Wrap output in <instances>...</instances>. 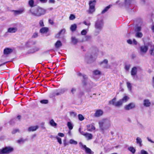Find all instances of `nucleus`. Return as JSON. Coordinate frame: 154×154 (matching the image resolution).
<instances>
[{
	"label": "nucleus",
	"instance_id": "f257e3e1",
	"mask_svg": "<svg viewBox=\"0 0 154 154\" xmlns=\"http://www.w3.org/2000/svg\"><path fill=\"white\" fill-rule=\"evenodd\" d=\"M99 128L102 130L109 129L111 126V121L108 119H103L99 122Z\"/></svg>",
	"mask_w": 154,
	"mask_h": 154
},
{
	"label": "nucleus",
	"instance_id": "f03ea898",
	"mask_svg": "<svg viewBox=\"0 0 154 154\" xmlns=\"http://www.w3.org/2000/svg\"><path fill=\"white\" fill-rule=\"evenodd\" d=\"M29 13L34 16L40 17L42 15H44L46 12V10L40 7H38L36 9L35 11L34 9L31 8L29 10Z\"/></svg>",
	"mask_w": 154,
	"mask_h": 154
},
{
	"label": "nucleus",
	"instance_id": "7ed1b4c3",
	"mask_svg": "<svg viewBox=\"0 0 154 154\" xmlns=\"http://www.w3.org/2000/svg\"><path fill=\"white\" fill-rule=\"evenodd\" d=\"M103 26V20L102 19H98L95 22V34H98L102 30Z\"/></svg>",
	"mask_w": 154,
	"mask_h": 154
},
{
	"label": "nucleus",
	"instance_id": "20e7f679",
	"mask_svg": "<svg viewBox=\"0 0 154 154\" xmlns=\"http://www.w3.org/2000/svg\"><path fill=\"white\" fill-rule=\"evenodd\" d=\"M116 98L115 97L113 98L112 100L109 101V104L112 105L116 107H120L122 106L123 103L122 101L121 100L116 102Z\"/></svg>",
	"mask_w": 154,
	"mask_h": 154
},
{
	"label": "nucleus",
	"instance_id": "39448f33",
	"mask_svg": "<svg viewBox=\"0 0 154 154\" xmlns=\"http://www.w3.org/2000/svg\"><path fill=\"white\" fill-rule=\"evenodd\" d=\"M96 1L95 0L90 1L89 2V8L88 11V13L89 14H92L95 11V5Z\"/></svg>",
	"mask_w": 154,
	"mask_h": 154
},
{
	"label": "nucleus",
	"instance_id": "423d86ee",
	"mask_svg": "<svg viewBox=\"0 0 154 154\" xmlns=\"http://www.w3.org/2000/svg\"><path fill=\"white\" fill-rule=\"evenodd\" d=\"M13 150V148L11 147H6L0 149V154H8Z\"/></svg>",
	"mask_w": 154,
	"mask_h": 154
},
{
	"label": "nucleus",
	"instance_id": "0eeeda50",
	"mask_svg": "<svg viewBox=\"0 0 154 154\" xmlns=\"http://www.w3.org/2000/svg\"><path fill=\"white\" fill-rule=\"evenodd\" d=\"M138 68V67L134 66L132 68L131 71V75L133 79L135 80H136L137 79V77L136 75L137 72V69Z\"/></svg>",
	"mask_w": 154,
	"mask_h": 154
},
{
	"label": "nucleus",
	"instance_id": "6e6552de",
	"mask_svg": "<svg viewBox=\"0 0 154 154\" xmlns=\"http://www.w3.org/2000/svg\"><path fill=\"white\" fill-rule=\"evenodd\" d=\"M79 144L82 148H84L85 149L86 153L88 154H94V152L92 151L90 149L87 147L86 145H83L82 143H80Z\"/></svg>",
	"mask_w": 154,
	"mask_h": 154
},
{
	"label": "nucleus",
	"instance_id": "1a4fd4ad",
	"mask_svg": "<svg viewBox=\"0 0 154 154\" xmlns=\"http://www.w3.org/2000/svg\"><path fill=\"white\" fill-rule=\"evenodd\" d=\"M135 107V104L133 103H131L128 105H125L124 107V108L126 110H128L134 108Z\"/></svg>",
	"mask_w": 154,
	"mask_h": 154
},
{
	"label": "nucleus",
	"instance_id": "9d476101",
	"mask_svg": "<svg viewBox=\"0 0 154 154\" xmlns=\"http://www.w3.org/2000/svg\"><path fill=\"white\" fill-rule=\"evenodd\" d=\"M140 52L143 53H146L148 50V47L146 46H142L140 47Z\"/></svg>",
	"mask_w": 154,
	"mask_h": 154
},
{
	"label": "nucleus",
	"instance_id": "9b49d317",
	"mask_svg": "<svg viewBox=\"0 0 154 154\" xmlns=\"http://www.w3.org/2000/svg\"><path fill=\"white\" fill-rule=\"evenodd\" d=\"M14 14L15 15H17L23 13L24 11V9L21 8L18 10H13Z\"/></svg>",
	"mask_w": 154,
	"mask_h": 154
},
{
	"label": "nucleus",
	"instance_id": "f8f14e48",
	"mask_svg": "<svg viewBox=\"0 0 154 154\" xmlns=\"http://www.w3.org/2000/svg\"><path fill=\"white\" fill-rule=\"evenodd\" d=\"M103 113V111L101 109L97 110L94 113V116L96 117H99L101 116Z\"/></svg>",
	"mask_w": 154,
	"mask_h": 154
},
{
	"label": "nucleus",
	"instance_id": "ddd939ff",
	"mask_svg": "<svg viewBox=\"0 0 154 154\" xmlns=\"http://www.w3.org/2000/svg\"><path fill=\"white\" fill-rule=\"evenodd\" d=\"M38 128V125L32 126L29 127L28 130L29 132L34 131H36Z\"/></svg>",
	"mask_w": 154,
	"mask_h": 154
},
{
	"label": "nucleus",
	"instance_id": "4468645a",
	"mask_svg": "<svg viewBox=\"0 0 154 154\" xmlns=\"http://www.w3.org/2000/svg\"><path fill=\"white\" fill-rule=\"evenodd\" d=\"M87 130L90 131H92L95 130V128L92 124L87 125Z\"/></svg>",
	"mask_w": 154,
	"mask_h": 154
},
{
	"label": "nucleus",
	"instance_id": "2eb2a0df",
	"mask_svg": "<svg viewBox=\"0 0 154 154\" xmlns=\"http://www.w3.org/2000/svg\"><path fill=\"white\" fill-rule=\"evenodd\" d=\"M17 30L16 27H10L8 29L7 32L9 33H13L15 32Z\"/></svg>",
	"mask_w": 154,
	"mask_h": 154
},
{
	"label": "nucleus",
	"instance_id": "dca6fc26",
	"mask_svg": "<svg viewBox=\"0 0 154 154\" xmlns=\"http://www.w3.org/2000/svg\"><path fill=\"white\" fill-rule=\"evenodd\" d=\"M143 105L146 107H149L151 105V103L148 99H145L143 100Z\"/></svg>",
	"mask_w": 154,
	"mask_h": 154
},
{
	"label": "nucleus",
	"instance_id": "f3484780",
	"mask_svg": "<svg viewBox=\"0 0 154 154\" xmlns=\"http://www.w3.org/2000/svg\"><path fill=\"white\" fill-rule=\"evenodd\" d=\"M149 52L152 56H154V45H151Z\"/></svg>",
	"mask_w": 154,
	"mask_h": 154
},
{
	"label": "nucleus",
	"instance_id": "a211bd4d",
	"mask_svg": "<svg viewBox=\"0 0 154 154\" xmlns=\"http://www.w3.org/2000/svg\"><path fill=\"white\" fill-rule=\"evenodd\" d=\"M39 50V48L38 47H35L33 48L30 49L29 52V53H32L38 51Z\"/></svg>",
	"mask_w": 154,
	"mask_h": 154
},
{
	"label": "nucleus",
	"instance_id": "6ab92c4d",
	"mask_svg": "<svg viewBox=\"0 0 154 154\" xmlns=\"http://www.w3.org/2000/svg\"><path fill=\"white\" fill-rule=\"evenodd\" d=\"M12 50L11 48H5L4 50V53L5 54H8L12 52Z\"/></svg>",
	"mask_w": 154,
	"mask_h": 154
},
{
	"label": "nucleus",
	"instance_id": "aec40b11",
	"mask_svg": "<svg viewBox=\"0 0 154 154\" xmlns=\"http://www.w3.org/2000/svg\"><path fill=\"white\" fill-rule=\"evenodd\" d=\"M136 143L138 144L139 146L141 147L142 145V140L139 137H137L136 139Z\"/></svg>",
	"mask_w": 154,
	"mask_h": 154
},
{
	"label": "nucleus",
	"instance_id": "412c9836",
	"mask_svg": "<svg viewBox=\"0 0 154 154\" xmlns=\"http://www.w3.org/2000/svg\"><path fill=\"white\" fill-rule=\"evenodd\" d=\"M62 43L59 40L57 41L55 44V47L57 48H60L62 46Z\"/></svg>",
	"mask_w": 154,
	"mask_h": 154
},
{
	"label": "nucleus",
	"instance_id": "4be33fe9",
	"mask_svg": "<svg viewBox=\"0 0 154 154\" xmlns=\"http://www.w3.org/2000/svg\"><path fill=\"white\" fill-rule=\"evenodd\" d=\"M83 77L84 80L82 81V83L83 85H86L87 83V76L86 75H83Z\"/></svg>",
	"mask_w": 154,
	"mask_h": 154
},
{
	"label": "nucleus",
	"instance_id": "5701e85b",
	"mask_svg": "<svg viewBox=\"0 0 154 154\" xmlns=\"http://www.w3.org/2000/svg\"><path fill=\"white\" fill-rule=\"evenodd\" d=\"M85 137L87 138V140H90L92 138L93 136L91 134L88 133H86L85 134Z\"/></svg>",
	"mask_w": 154,
	"mask_h": 154
},
{
	"label": "nucleus",
	"instance_id": "b1692460",
	"mask_svg": "<svg viewBox=\"0 0 154 154\" xmlns=\"http://www.w3.org/2000/svg\"><path fill=\"white\" fill-rule=\"evenodd\" d=\"M65 32V29H62L56 35V37L57 38L60 37V35L61 34H63Z\"/></svg>",
	"mask_w": 154,
	"mask_h": 154
},
{
	"label": "nucleus",
	"instance_id": "393cba45",
	"mask_svg": "<svg viewBox=\"0 0 154 154\" xmlns=\"http://www.w3.org/2000/svg\"><path fill=\"white\" fill-rule=\"evenodd\" d=\"M48 29L47 27H44L41 28L40 32L42 33H46L48 32Z\"/></svg>",
	"mask_w": 154,
	"mask_h": 154
},
{
	"label": "nucleus",
	"instance_id": "a878e982",
	"mask_svg": "<svg viewBox=\"0 0 154 154\" xmlns=\"http://www.w3.org/2000/svg\"><path fill=\"white\" fill-rule=\"evenodd\" d=\"M60 93L59 90H57L54 91L51 95V97H55L56 96H58L60 95Z\"/></svg>",
	"mask_w": 154,
	"mask_h": 154
},
{
	"label": "nucleus",
	"instance_id": "bb28decb",
	"mask_svg": "<svg viewBox=\"0 0 154 154\" xmlns=\"http://www.w3.org/2000/svg\"><path fill=\"white\" fill-rule=\"evenodd\" d=\"M77 28V25L76 24H74L71 25L70 29L72 32L75 31Z\"/></svg>",
	"mask_w": 154,
	"mask_h": 154
},
{
	"label": "nucleus",
	"instance_id": "cd10ccee",
	"mask_svg": "<svg viewBox=\"0 0 154 154\" xmlns=\"http://www.w3.org/2000/svg\"><path fill=\"white\" fill-rule=\"evenodd\" d=\"M95 58H93L92 55L90 56L89 59L87 58H86V59L88 60V63H91V62L94 61L95 60Z\"/></svg>",
	"mask_w": 154,
	"mask_h": 154
},
{
	"label": "nucleus",
	"instance_id": "c85d7f7f",
	"mask_svg": "<svg viewBox=\"0 0 154 154\" xmlns=\"http://www.w3.org/2000/svg\"><path fill=\"white\" fill-rule=\"evenodd\" d=\"M126 85L128 90L130 91H131L132 88V86L131 84L129 82H127Z\"/></svg>",
	"mask_w": 154,
	"mask_h": 154
},
{
	"label": "nucleus",
	"instance_id": "c756f323",
	"mask_svg": "<svg viewBox=\"0 0 154 154\" xmlns=\"http://www.w3.org/2000/svg\"><path fill=\"white\" fill-rule=\"evenodd\" d=\"M128 149L133 154H134L136 152L135 149L133 146H130L128 147Z\"/></svg>",
	"mask_w": 154,
	"mask_h": 154
},
{
	"label": "nucleus",
	"instance_id": "7c9ffc66",
	"mask_svg": "<svg viewBox=\"0 0 154 154\" xmlns=\"http://www.w3.org/2000/svg\"><path fill=\"white\" fill-rule=\"evenodd\" d=\"M143 34L140 32H137L135 35V36L138 38H141L143 36Z\"/></svg>",
	"mask_w": 154,
	"mask_h": 154
},
{
	"label": "nucleus",
	"instance_id": "2f4dec72",
	"mask_svg": "<svg viewBox=\"0 0 154 154\" xmlns=\"http://www.w3.org/2000/svg\"><path fill=\"white\" fill-rule=\"evenodd\" d=\"M50 124L51 126L53 127H56L57 125V124L54 122V120L53 119L50 120Z\"/></svg>",
	"mask_w": 154,
	"mask_h": 154
},
{
	"label": "nucleus",
	"instance_id": "473e14b6",
	"mask_svg": "<svg viewBox=\"0 0 154 154\" xmlns=\"http://www.w3.org/2000/svg\"><path fill=\"white\" fill-rule=\"evenodd\" d=\"M25 141V140L23 138H21L17 141V142L19 144H22L24 143Z\"/></svg>",
	"mask_w": 154,
	"mask_h": 154
},
{
	"label": "nucleus",
	"instance_id": "72a5a7b5",
	"mask_svg": "<svg viewBox=\"0 0 154 154\" xmlns=\"http://www.w3.org/2000/svg\"><path fill=\"white\" fill-rule=\"evenodd\" d=\"M28 4L31 7H33L34 5V1L33 0H30L29 1Z\"/></svg>",
	"mask_w": 154,
	"mask_h": 154
},
{
	"label": "nucleus",
	"instance_id": "f704fd0d",
	"mask_svg": "<svg viewBox=\"0 0 154 154\" xmlns=\"http://www.w3.org/2000/svg\"><path fill=\"white\" fill-rule=\"evenodd\" d=\"M129 98L127 96H124L122 99H121L123 103L126 102L129 99Z\"/></svg>",
	"mask_w": 154,
	"mask_h": 154
},
{
	"label": "nucleus",
	"instance_id": "c9c22d12",
	"mask_svg": "<svg viewBox=\"0 0 154 154\" xmlns=\"http://www.w3.org/2000/svg\"><path fill=\"white\" fill-rule=\"evenodd\" d=\"M69 142L70 144H74L75 145H76V144H77L78 143V142L77 141L75 140H74L73 139H70L69 140Z\"/></svg>",
	"mask_w": 154,
	"mask_h": 154
},
{
	"label": "nucleus",
	"instance_id": "e433bc0d",
	"mask_svg": "<svg viewBox=\"0 0 154 154\" xmlns=\"http://www.w3.org/2000/svg\"><path fill=\"white\" fill-rule=\"evenodd\" d=\"M110 5L107 6L102 11V14H103L106 12L110 8Z\"/></svg>",
	"mask_w": 154,
	"mask_h": 154
},
{
	"label": "nucleus",
	"instance_id": "4c0bfd02",
	"mask_svg": "<svg viewBox=\"0 0 154 154\" xmlns=\"http://www.w3.org/2000/svg\"><path fill=\"white\" fill-rule=\"evenodd\" d=\"M93 73L95 75H98L100 74V72L98 70H96L93 72Z\"/></svg>",
	"mask_w": 154,
	"mask_h": 154
},
{
	"label": "nucleus",
	"instance_id": "58836bf2",
	"mask_svg": "<svg viewBox=\"0 0 154 154\" xmlns=\"http://www.w3.org/2000/svg\"><path fill=\"white\" fill-rule=\"evenodd\" d=\"M58 90L61 94L64 93L66 91H67V89L66 88H63L59 89Z\"/></svg>",
	"mask_w": 154,
	"mask_h": 154
},
{
	"label": "nucleus",
	"instance_id": "ea45409f",
	"mask_svg": "<svg viewBox=\"0 0 154 154\" xmlns=\"http://www.w3.org/2000/svg\"><path fill=\"white\" fill-rule=\"evenodd\" d=\"M108 63V60L106 59L102 61L100 63V65H102L103 63H104L106 65H107Z\"/></svg>",
	"mask_w": 154,
	"mask_h": 154
},
{
	"label": "nucleus",
	"instance_id": "a19ab883",
	"mask_svg": "<svg viewBox=\"0 0 154 154\" xmlns=\"http://www.w3.org/2000/svg\"><path fill=\"white\" fill-rule=\"evenodd\" d=\"M67 125L69 129L72 130L73 128V126L72 124L69 122L67 123Z\"/></svg>",
	"mask_w": 154,
	"mask_h": 154
},
{
	"label": "nucleus",
	"instance_id": "79ce46f5",
	"mask_svg": "<svg viewBox=\"0 0 154 154\" xmlns=\"http://www.w3.org/2000/svg\"><path fill=\"white\" fill-rule=\"evenodd\" d=\"M72 42L74 44H76L78 42L77 40L75 37H72Z\"/></svg>",
	"mask_w": 154,
	"mask_h": 154
},
{
	"label": "nucleus",
	"instance_id": "37998d69",
	"mask_svg": "<svg viewBox=\"0 0 154 154\" xmlns=\"http://www.w3.org/2000/svg\"><path fill=\"white\" fill-rule=\"evenodd\" d=\"M78 117L80 121H82L84 119V117L81 114H79Z\"/></svg>",
	"mask_w": 154,
	"mask_h": 154
},
{
	"label": "nucleus",
	"instance_id": "c03bdc74",
	"mask_svg": "<svg viewBox=\"0 0 154 154\" xmlns=\"http://www.w3.org/2000/svg\"><path fill=\"white\" fill-rule=\"evenodd\" d=\"M131 65L130 64H126L125 66V68L127 71H128Z\"/></svg>",
	"mask_w": 154,
	"mask_h": 154
},
{
	"label": "nucleus",
	"instance_id": "a18cd8bd",
	"mask_svg": "<svg viewBox=\"0 0 154 154\" xmlns=\"http://www.w3.org/2000/svg\"><path fill=\"white\" fill-rule=\"evenodd\" d=\"M40 102L42 104H47L48 103V100H41Z\"/></svg>",
	"mask_w": 154,
	"mask_h": 154
},
{
	"label": "nucleus",
	"instance_id": "49530a36",
	"mask_svg": "<svg viewBox=\"0 0 154 154\" xmlns=\"http://www.w3.org/2000/svg\"><path fill=\"white\" fill-rule=\"evenodd\" d=\"M56 138L57 139V141L59 144H61L62 143L61 138L58 136H56Z\"/></svg>",
	"mask_w": 154,
	"mask_h": 154
},
{
	"label": "nucleus",
	"instance_id": "de8ad7c7",
	"mask_svg": "<svg viewBox=\"0 0 154 154\" xmlns=\"http://www.w3.org/2000/svg\"><path fill=\"white\" fill-rule=\"evenodd\" d=\"M70 115L71 116L74 117L76 116L77 114L75 112H70Z\"/></svg>",
	"mask_w": 154,
	"mask_h": 154
},
{
	"label": "nucleus",
	"instance_id": "09e8293b",
	"mask_svg": "<svg viewBox=\"0 0 154 154\" xmlns=\"http://www.w3.org/2000/svg\"><path fill=\"white\" fill-rule=\"evenodd\" d=\"M75 16L72 14H70L69 17V19L70 20H73L74 19H75Z\"/></svg>",
	"mask_w": 154,
	"mask_h": 154
},
{
	"label": "nucleus",
	"instance_id": "8fccbe9b",
	"mask_svg": "<svg viewBox=\"0 0 154 154\" xmlns=\"http://www.w3.org/2000/svg\"><path fill=\"white\" fill-rule=\"evenodd\" d=\"M140 154H149V153L147 151L144 149H142L140 151Z\"/></svg>",
	"mask_w": 154,
	"mask_h": 154
},
{
	"label": "nucleus",
	"instance_id": "3c124183",
	"mask_svg": "<svg viewBox=\"0 0 154 154\" xmlns=\"http://www.w3.org/2000/svg\"><path fill=\"white\" fill-rule=\"evenodd\" d=\"M39 24L40 26H44L43 20H40L39 22Z\"/></svg>",
	"mask_w": 154,
	"mask_h": 154
},
{
	"label": "nucleus",
	"instance_id": "603ef678",
	"mask_svg": "<svg viewBox=\"0 0 154 154\" xmlns=\"http://www.w3.org/2000/svg\"><path fill=\"white\" fill-rule=\"evenodd\" d=\"M87 33L86 31L85 30H82L81 32V33L82 35H85Z\"/></svg>",
	"mask_w": 154,
	"mask_h": 154
},
{
	"label": "nucleus",
	"instance_id": "864d4df0",
	"mask_svg": "<svg viewBox=\"0 0 154 154\" xmlns=\"http://www.w3.org/2000/svg\"><path fill=\"white\" fill-rule=\"evenodd\" d=\"M32 41H28L26 43V46H27V47H29V45H31V44H32Z\"/></svg>",
	"mask_w": 154,
	"mask_h": 154
},
{
	"label": "nucleus",
	"instance_id": "5fc2aeb1",
	"mask_svg": "<svg viewBox=\"0 0 154 154\" xmlns=\"http://www.w3.org/2000/svg\"><path fill=\"white\" fill-rule=\"evenodd\" d=\"M76 91V89L75 88H73L71 89V93H72V94H73Z\"/></svg>",
	"mask_w": 154,
	"mask_h": 154
},
{
	"label": "nucleus",
	"instance_id": "6e6d98bb",
	"mask_svg": "<svg viewBox=\"0 0 154 154\" xmlns=\"http://www.w3.org/2000/svg\"><path fill=\"white\" fill-rule=\"evenodd\" d=\"M38 34L37 33L35 32L34 33L33 35H32V38H35L38 37Z\"/></svg>",
	"mask_w": 154,
	"mask_h": 154
},
{
	"label": "nucleus",
	"instance_id": "4d7b16f0",
	"mask_svg": "<svg viewBox=\"0 0 154 154\" xmlns=\"http://www.w3.org/2000/svg\"><path fill=\"white\" fill-rule=\"evenodd\" d=\"M83 23L85 25H87V26H90L91 25V23L90 22H89L88 23H87L86 21H84V22H83Z\"/></svg>",
	"mask_w": 154,
	"mask_h": 154
},
{
	"label": "nucleus",
	"instance_id": "13d9d810",
	"mask_svg": "<svg viewBox=\"0 0 154 154\" xmlns=\"http://www.w3.org/2000/svg\"><path fill=\"white\" fill-rule=\"evenodd\" d=\"M152 87L154 88V77H153L152 80Z\"/></svg>",
	"mask_w": 154,
	"mask_h": 154
},
{
	"label": "nucleus",
	"instance_id": "bf43d9fd",
	"mask_svg": "<svg viewBox=\"0 0 154 154\" xmlns=\"http://www.w3.org/2000/svg\"><path fill=\"white\" fill-rule=\"evenodd\" d=\"M39 0L42 3H46L48 1V0Z\"/></svg>",
	"mask_w": 154,
	"mask_h": 154
},
{
	"label": "nucleus",
	"instance_id": "052dcab7",
	"mask_svg": "<svg viewBox=\"0 0 154 154\" xmlns=\"http://www.w3.org/2000/svg\"><path fill=\"white\" fill-rule=\"evenodd\" d=\"M141 29V28L140 27L138 26L136 28V31L137 32H139L140 31Z\"/></svg>",
	"mask_w": 154,
	"mask_h": 154
},
{
	"label": "nucleus",
	"instance_id": "680f3d73",
	"mask_svg": "<svg viewBox=\"0 0 154 154\" xmlns=\"http://www.w3.org/2000/svg\"><path fill=\"white\" fill-rule=\"evenodd\" d=\"M58 135L60 137H63L64 136V134H63V133H58Z\"/></svg>",
	"mask_w": 154,
	"mask_h": 154
},
{
	"label": "nucleus",
	"instance_id": "e2e57ef3",
	"mask_svg": "<svg viewBox=\"0 0 154 154\" xmlns=\"http://www.w3.org/2000/svg\"><path fill=\"white\" fill-rule=\"evenodd\" d=\"M49 3H54L55 2V1L54 0H49Z\"/></svg>",
	"mask_w": 154,
	"mask_h": 154
},
{
	"label": "nucleus",
	"instance_id": "0e129e2a",
	"mask_svg": "<svg viewBox=\"0 0 154 154\" xmlns=\"http://www.w3.org/2000/svg\"><path fill=\"white\" fill-rule=\"evenodd\" d=\"M127 42L130 44H131L132 43V41L131 39H129L127 40Z\"/></svg>",
	"mask_w": 154,
	"mask_h": 154
},
{
	"label": "nucleus",
	"instance_id": "69168bd1",
	"mask_svg": "<svg viewBox=\"0 0 154 154\" xmlns=\"http://www.w3.org/2000/svg\"><path fill=\"white\" fill-rule=\"evenodd\" d=\"M147 140H148V141H149V142H150L151 143H154V141L152 140L149 138L147 137Z\"/></svg>",
	"mask_w": 154,
	"mask_h": 154
},
{
	"label": "nucleus",
	"instance_id": "338daca9",
	"mask_svg": "<svg viewBox=\"0 0 154 154\" xmlns=\"http://www.w3.org/2000/svg\"><path fill=\"white\" fill-rule=\"evenodd\" d=\"M19 130H15L13 131L12 132V133L13 134H15L17 131H18Z\"/></svg>",
	"mask_w": 154,
	"mask_h": 154
},
{
	"label": "nucleus",
	"instance_id": "774afa93",
	"mask_svg": "<svg viewBox=\"0 0 154 154\" xmlns=\"http://www.w3.org/2000/svg\"><path fill=\"white\" fill-rule=\"evenodd\" d=\"M49 23L51 24H53L54 23L50 19L49 20Z\"/></svg>",
	"mask_w": 154,
	"mask_h": 154
}]
</instances>
